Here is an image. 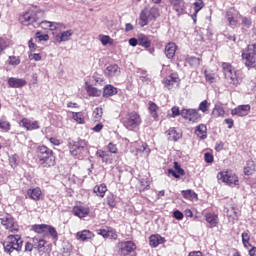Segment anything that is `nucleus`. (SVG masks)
Instances as JSON below:
<instances>
[{"instance_id": "nucleus-37", "label": "nucleus", "mask_w": 256, "mask_h": 256, "mask_svg": "<svg viewBox=\"0 0 256 256\" xmlns=\"http://www.w3.org/2000/svg\"><path fill=\"white\" fill-rule=\"evenodd\" d=\"M47 235H51L52 239H54L55 241L59 239V234L57 233V229H55V227L50 225H47V228H46V237Z\"/></svg>"}, {"instance_id": "nucleus-51", "label": "nucleus", "mask_w": 256, "mask_h": 256, "mask_svg": "<svg viewBox=\"0 0 256 256\" xmlns=\"http://www.w3.org/2000/svg\"><path fill=\"white\" fill-rule=\"evenodd\" d=\"M242 243L244 245V247H249V234L247 232H243L242 233Z\"/></svg>"}, {"instance_id": "nucleus-4", "label": "nucleus", "mask_w": 256, "mask_h": 256, "mask_svg": "<svg viewBox=\"0 0 256 256\" xmlns=\"http://www.w3.org/2000/svg\"><path fill=\"white\" fill-rule=\"evenodd\" d=\"M157 17H159V8H145L141 11L139 16L140 27H145L146 25H149V21H152V19H157Z\"/></svg>"}, {"instance_id": "nucleus-43", "label": "nucleus", "mask_w": 256, "mask_h": 256, "mask_svg": "<svg viewBox=\"0 0 256 256\" xmlns=\"http://www.w3.org/2000/svg\"><path fill=\"white\" fill-rule=\"evenodd\" d=\"M226 19L230 25V27H236L237 26V19L233 17V14L231 12L226 13Z\"/></svg>"}, {"instance_id": "nucleus-41", "label": "nucleus", "mask_w": 256, "mask_h": 256, "mask_svg": "<svg viewBox=\"0 0 256 256\" xmlns=\"http://www.w3.org/2000/svg\"><path fill=\"white\" fill-rule=\"evenodd\" d=\"M182 195L184 199H197V193L192 190H183Z\"/></svg>"}, {"instance_id": "nucleus-32", "label": "nucleus", "mask_w": 256, "mask_h": 256, "mask_svg": "<svg viewBox=\"0 0 256 256\" xmlns=\"http://www.w3.org/2000/svg\"><path fill=\"white\" fill-rule=\"evenodd\" d=\"M195 134L200 139H207V126H205L204 124H200L196 127Z\"/></svg>"}, {"instance_id": "nucleus-63", "label": "nucleus", "mask_w": 256, "mask_h": 256, "mask_svg": "<svg viewBox=\"0 0 256 256\" xmlns=\"http://www.w3.org/2000/svg\"><path fill=\"white\" fill-rule=\"evenodd\" d=\"M28 47L30 49L31 52L36 51L37 50V44L33 42V39H30L28 42Z\"/></svg>"}, {"instance_id": "nucleus-18", "label": "nucleus", "mask_w": 256, "mask_h": 256, "mask_svg": "<svg viewBox=\"0 0 256 256\" xmlns=\"http://www.w3.org/2000/svg\"><path fill=\"white\" fill-rule=\"evenodd\" d=\"M8 85H9V87H12L13 89H19V88L25 87V85H27V80L11 77L8 79Z\"/></svg>"}, {"instance_id": "nucleus-26", "label": "nucleus", "mask_w": 256, "mask_h": 256, "mask_svg": "<svg viewBox=\"0 0 256 256\" xmlns=\"http://www.w3.org/2000/svg\"><path fill=\"white\" fill-rule=\"evenodd\" d=\"M32 231L40 235L41 237H47V225L46 224H36L32 226Z\"/></svg>"}, {"instance_id": "nucleus-24", "label": "nucleus", "mask_w": 256, "mask_h": 256, "mask_svg": "<svg viewBox=\"0 0 256 256\" xmlns=\"http://www.w3.org/2000/svg\"><path fill=\"white\" fill-rule=\"evenodd\" d=\"M255 171H256V161L248 160L244 167V174L247 176L253 175V173H255Z\"/></svg>"}, {"instance_id": "nucleus-8", "label": "nucleus", "mask_w": 256, "mask_h": 256, "mask_svg": "<svg viewBox=\"0 0 256 256\" xmlns=\"http://www.w3.org/2000/svg\"><path fill=\"white\" fill-rule=\"evenodd\" d=\"M222 69L224 71L225 79L230 83V85H239V76L237 75V72L235 71V68L231 66L229 63H223Z\"/></svg>"}, {"instance_id": "nucleus-31", "label": "nucleus", "mask_w": 256, "mask_h": 256, "mask_svg": "<svg viewBox=\"0 0 256 256\" xmlns=\"http://www.w3.org/2000/svg\"><path fill=\"white\" fill-rule=\"evenodd\" d=\"M76 237L79 241H89V239L93 237V232L89 230H83L81 232H78Z\"/></svg>"}, {"instance_id": "nucleus-20", "label": "nucleus", "mask_w": 256, "mask_h": 256, "mask_svg": "<svg viewBox=\"0 0 256 256\" xmlns=\"http://www.w3.org/2000/svg\"><path fill=\"white\" fill-rule=\"evenodd\" d=\"M27 195L30 199L33 201H41V195H43V192L41 191V188H30L27 191Z\"/></svg>"}, {"instance_id": "nucleus-17", "label": "nucleus", "mask_w": 256, "mask_h": 256, "mask_svg": "<svg viewBox=\"0 0 256 256\" xmlns=\"http://www.w3.org/2000/svg\"><path fill=\"white\" fill-rule=\"evenodd\" d=\"M21 127H24L27 131H33L39 129V122L31 121L27 118H23L20 122Z\"/></svg>"}, {"instance_id": "nucleus-36", "label": "nucleus", "mask_w": 256, "mask_h": 256, "mask_svg": "<svg viewBox=\"0 0 256 256\" xmlns=\"http://www.w3.org/2000/svg\"><path fill=\"white\" fill-rule=\"evenodd\" d=\"M93 191L96 193L97 197H105V193H107V186L105 184L95 186Z\"/></svg>"}, {"instance_id": "nucleus-30", "label": "nucleus", "mask_w": 256, "mask_h": 256, "mask_svg": "<svg viewBox=\"0 0 256 256\" xmlns=\"http://www.w3.org/2000/svg\"><path fill=\"white\" fill-rule=\"evenodd\" d=\"M138 45H141V47H145V49H149V47H151V40H149V37H147V35L139 34Z\"/></svg>"}, {"instance_id": "nucleus-14", "label": "nucleus", "mask_w": 256, "mask_h": 256, "mask_svg": "<svg viewBox=\"0 0 256 256\" xmlns=\"http://www.w3.org/2000/svg\"><path fill=\"white\" fill-rule=\"evenodd\" d=\"M59 26V23L42 20L41 16H39L38 27H41L42 29L45 30L50 29V31H56V29H59Z\"/></svg>"}, {"instance_id": "nucleus-23", "label": "nucleus", "mask_w": 256, "mask_h": 256, "mask_svg": "<svg viewBox=\"0 0 256 256\" xmlns=\"http://www.w3.org/2000/svg\"><path fill=\"white\" fill-rule=\"evenodd\" d=\"M32 241L34 243V249H37L38 251H43L45 244L47 243L45 239L41 238L39 235L34 236Z\"/></svg>"}, {"instance_id": "nucleus-7", "label": "nucleus", "mask_w": 256, "mask_h": 256, "mask_svg": "<svg viewBox=\"0 0 256 256\" xmlns=\"http://www.w3.org/2000/svg\"><path fill=\"white\" fill-rule=\"evenodd\" d=\"M122 123L126 129L133 131V129H137L139 125H141V116L137 112H131L123 118Z\"/></svg>"}, {"instance_id": "nucleus-50", "label": "nucleus", "mask_w": 256, "mask_h": 256, "mask_svg": "<svg viewBox=\"0 0 256 256\" xmlns=\"http://www.w3.org/2000/svg\"><path fill=\"white\" fill-rule=\"evenodd\" d=\"M100 41L102 43V45H109L111 44V37L107 36V35H100Z\"/></svg>"}, {"instance_id": "nucleus-5", "label": "nucleus", "mask_w": 256, "mask_h": 256, "mask_svg": "<svg viewBox=\"0 0 256 256\" xmlns=\"http://www.w3.org/2000/svg\"><path fill=\"white\" fill-rule=\"evenodd\" d=\"M87 151V141L83 139L70 143V153L73 157H77V159H83V155Z\"/></svg>"}, {"instance_id": "nucleus-19", "label": "nucleus", "mask_w": 256, "mask_h": 256, "mask_svg": "<svg viewBox=\"0 0 256 256\" xmlns=\"http://www.w3.org/2000/svg\"><path fill=\"white\" fill-rule=\"evenodd\" d=\"M98 235H101L104 239H117V232L109 227L98 230Z\"/></svg>"}, {"instance_id": "nucleus-49", "label": "nucleus", "mask_w": 256, "mask_h": 256, "mask_svg": "<svg viewBox=\"0 0 256 256\" xmlns=\"http://www.w3.org/2000/svg\"><path fill=\"white\" fill-rule=\"evenodd\" d=\"M93 115L96 120L101 119L103 117V108H95Z\"/></svg>"}, {"instance_id": "nucleus-15", "label": "nucleus", "mask_w": 256, "mask_h": 256, "mask_svg": "<svg viewBox=\"0 0 256 256\" xmlns=\"http://www.w3.org/2000/svg\"><path fill=\"white\" fill-rule=\"evenodd\" d=\"M251 111L250 105H241L231 111V115H237L238 117H245L249 115Z\"/></svg>"}, {"instance_id": "nucleus-47", "label": "nucleus", "mask_w": 256, "mask_h": 256, "mask_svg": "<svg viewBox=\"0 0 256 256\" xmlns=\"http://www.w3.org/2000/svg\"><path fill=\"white\" fill-rule=\"evenodd\" d=\"M9 47V39L7 38H0V53L5 51Z\"/></svg>"}, {"instance_id": "nucleus-27", "label": "nucleus", "mask_w": 256, "mask_h": 256, "mask_svg": "<svg viewBox=\"0 0 256 256\" xmlns=\"http://www.w3.org/2000/svg\"><path fill=\"white\" fill-rule=\"evenodd\" d=\"M205 219L210 227H217V225H219V216H217V214L207 213Z\"/></svg>"}, {"instance_id": "nucleus-44", "label": "nucleus", "mask_w": 256, "mask_h": 256, "mask_svg": "<svg viewBox=\"0 0 256 256\" xmlns=\"http://www.w3.org/2000/svg\"><path fill=\"white\" fill-rule=\"evenodd\" d=\"M9 163L13 169L19 165V156L17 154H13L9 157Z\"/></svg>"}, {"instance_id": "nucleus-53", "label": "nucleus", "mask_w": 256, "mask_h": 256, "mask_svg": "<svg viewBox=\"0 0 256 256\" xmlns=\"http://www.w3.org/2000/svg\"><path fill=\"white\" fill-rule=\"evenodd\" d=\"M28 59H30V61H41L42 57L39 53H30Z\"/></svg>"}, {"instance_id": "nucleus-62", "label": "nucleus", "mask_w": 256, "mask_h": 256, "mask_svg": "<svg viewBox=\"0 0 256 256\" xmlns=\"http://www.w3.org/2000/svg\"><path fill=\"white\" fill-rule=\"evenodd\" d=\"M204 159L206 163H213V154L207 152L204 154Z\"/></svg>"}, {"instance_id": "nucleus-6", "label": "nucleus", "mask_w": 256, "mask_h": 256, "mask_svg": "<svg viewBox=\"0 0 256 256\" xmlns=\"http://www.w3.org/2000/svg\"><path fill=\"white\" fill-rule=\"evenodd\" d=\"M218 181H222V183H225L226 185L231 186H237L239 185V177L233 171L231 170H223L218 173L217 175Z\"/></svg>"}, {"instance_id": "nucleus-60", "label": "nucleus", "mask_w": 256, "mask_h": 256, "mask_svg": "<svg viewBox=\"0 0 256 256\" xmlns=\"http://www.w3.org/2000/svg\"><path fill=\"white\" fill-rule=\"evenodd\" d=\"M173 217L177 219V221H181L184 217L181 211L175 210L173 213Z\"/></svg>"}, {"instance_id": "nucleus-28", "label": "nucleus", "mask_w": 256, "mask_h": 256, "mask_svg": "<svg viewBox=\"0 0 256 256\" xmlns=\"http://www.w3.org/2000/svg\"><path fill=\"white\" fill-rule=\"evenodd\" d=\"M72 36L73 30H66L62 32L60 35H56V41H58V43H63L65 41H69V39H71Z\"/></svg>"}, {"instance_id": "nucleus-54", "label": "nucleus", "mask_w": 256, "mask_h": 256, "mask_svg": "<svg viewBox=\"0 0 256 256\" xmlns=\"http://www.w3.org/2000/svg\"><path fill=\"white\" fill-rule=\"evenodd\" d=\"M107 203H108L109 207H115V205H116L115 196L113 194H110L107 196Z\"/></svg>"}, {"instance_id": "nucleus-46", "label": "nucleus", "mask_w": 256, "mask_h": 256, "mask_svg": "<svg viewBox=\"0 0 256 256\" xmlns=\"http://www.w3.org/2000/svg\"><path fill=\"white\" fill-rule=\"evenodd\" d=\"M204 75L207 83H213L215 81V73L205 70Z\"/></svg>"}, {"instance_id": "nucleus-1", "label": "nucleus", "mask_w": 256, "mask_h": 256, "mask_svg": "<svg viewBox=\"0 0 256 256\" xmlns=\"http://www.w3.org/2000/svg\"><path fill=\"white\" fill-rule=\"evenodd\" d=\"M38 159L42 167H54L55 165L53 150L49 149L47 146L38 147Z\"/></svg>"}, {"instance_id": "nucleus-22", "label": "nucleus", "mask_w": 256, "mask_h": 256, "mask_svg": "<svg viewBox=\"0 0 256 256\" xmlns=\"http://www.w3.org/2000/svg\"><path fill=\"white\" fill-rule=\"evenodd\" d=\"M72 211H73V214L76 217H80V219L83 218V217H87V215H89V208L88 207L75 206Z\"/></svg>"}, {"instance_id": "nucleus-42", "label": "nucleus", "mask_w": 256, "mask_h": 256, "mask_svg": "<svg viewBox=\"0 0 256 256\" xmlns=\"http://www.w3.org/2000/svg\"><path fill=\"white\" fill-rule=\"evenodd\" d=\"M96 157L102 159L103 163H107V161H109V154L103 150H97Z\"/></svg>"}, {"instance_id": "nucleus-11", "label": "nucleus", "mask_w": 256, "mask_h": 256, "mask_svg": "<svg viewBox=\"0 0 256 256\" xmlns=\"http://www.w3.org/2000/svg\"><path fill=\"white\" fill-rule=\"evenodd\" d=\"M181 117H183V119H187L191 123H197V121L201 119V115H199V111L195 109H182Z\"/></svg>"}, {"instance_id": "nucleus-10", "label": "nucleus", "mask_w": 256, "mask_h": 256, "mask_svg": "<svg viewBox=\"0 0 256 256\" xmlns=\"http://www.w3.org/2000/svg\"><path fill=\"white\" fill-rule=\"evenodd\" d=\"M137 249V245L133 243V241H124L118 243V253L123 256H127L130 253H133Z\"/></svg>"}, {"instance_id": "nucleus-35", "label": "nucleus", "mask_w": 256, "mask_h": 256, "mask_svg": "<svg viewBox=\"0 0 256 256\" xmlns=\"http://www.w3.org/2000/svg\"><path fill=\"white\" fill-rule=\"evenodd\" d=\"M86 91H87L89 97H101L102 92H101V90L97 89L96 87L87 85Z\"/></svg>"}, {"instance_id": "nucleus-3", "label": "nucleus", "mask_w": 256, "mask_h": 256, "mask_svg": "<svg viewBox=\"0 0 256 256\" xmlns=\"http://www.w3.org/2000/svg\"><path fill=\"white\" fill-rule=\"evenodd\" d=\"M43 13L35 12L33 10H29L25 12L22 16H20V23L29 27V25H33V27H39V17H41Z\"/></svg>"}, {"instance_id": "nucleus-25", "label": "nucleus", "mask_w": 256, "mask_h": 256, "mask_svg": "<svg viewBox=\"0 0 256 256\" xmlns=\"http://www.w3.org/2000/svg\"><path fill=\"white\" fill-rule=\"evenodd\" d=\"M165 243V238L161 237L159 234L150 236V245L151 247H159V245H163Z\"/></svg>"}, {"instance_id": "nucleus-45", "label": "nucleus", "mask_w": 256, "mask_h": 256, "mask_svg": "<svg viewBox=\"0 0 256 256\" xmlns=\"http://www.w3.org/2000/svg\"><path fill=\"white\" fill-rule=\"evenodd\" d=\"M209 107H211V103L204 100L199 104V111H202V113H207V111H209Z\"/></svg>"}, {"instance_id": "nucleus-34", "label": "nucleus", "mask_w": 256, "mask_h": 256, "mask_svg": "<svg viewBox=\"0 0 256 256\" xmlns=\"http://www.w3.org/2000/svg\"><path fill=\"white\" fill-rule=\"evenodd\" d=\"M113 95H117V88L113 85H106L103 90V97H113Z\"/></svg>"}, {"instance_id": "nucleus-55", "label": "nucleus", "mask_w": 256, "mask_h": 256, "mask_svg": "<svg viewBox=\"0 0 256 256\" xmlns=\"http://www.w3.org/2000/svg\"><path fill=\"white\" fill-rule=\"evenodd\" d=\"M174 169H175L176 173H178L180 176L185 175V170H183L181 168V165H179L178 162H174Z\"/></svg>"}, {"instance_id": "nucleus-21", "label": "nucleus", "mask_w": 256, "mask_h": 256, "mask_svg": "<svg viewBox=\"0 0 256 256\" xmlns=\"http://www.w3.org/2000/svg\"><path fill=\"white\" fill-rule=\"evenodd\" d=\"M165 55L167 59H173L175 57V53H177V45L175 43L170 42L165 46Z\"/></svg>"}, {"instance_id": "nucleus-58", "label": "nucleus", "mask_w": 256, "mask_h": 256, "mask_svg": "<svg viewBox=\"0 0 256 256\" xmlns=\"http://www.w3.org/2000/svg\"><path fill=\"white\" fill-rule=\"evenodd\" d=\"M9 63L10 65H19V63H21V60L18 57L10 56Z\"/></svg>"}, {"instance_id": "nucleus-39", "label": "nucleus", "mask_w": 256, "mask_h": 256, "mask_svg": "<svg viewBox=\"0 0 256 256\" xmlns=\"http://www.w3.org/2000/svg\"><path fill=\"white\" fill-rule=\"evenodd\" d=\"M212 115L215 117H225V109L222 106L215 105Z\"/></svg>"}, {"instance_id": "nucleus-12", "label": "nucleus", "mask_w": 256, "mask_h": 256, "mask_svg": "<svg viewBox=\"0 0 256 256\" xmlns=\"http://www.w3.org/2000/svg\"><path fill=\"white\" fill-rule=\"evenodd\" d=\"M244 63L246 67H255L256 65V55L249 48L245 53H242Z\"/></svg>"}, {"instance_id": "nucleus-9", "label": "nucleus", "mask_w": 256, "mask_h": 256, "mask_svg": "<svg viewBox=\"0 0 256 256\" xmlns=\"http://www.w3.org/2000/svg\"><path fill=\"white\" fill-rule=\"evenodd\" d=\"M1 225L10 233H17L19 231V224L11 214H4L0 216Z\"/></svg>"}, {"instance_id": "nucleus-64", "label": "nucleus", "mask_w": 256, "mask_h": 256, "mask_svg": "<svg viewBox=\"0 0 256 256\" xmlns=\"http://www.w3.org/2000/svg\"><path fill=\"white\" fill-rule=\"evenodd\" d=\"M179 115H181L179 107H172V117H179Z\"/></svg>"}, {"instance_id": "nucleus-29", "label": "nucleus", "mask_w": 256, "mask_h": 256, "mask_svg": "<svg viewBox=\"0 0 256 256\" xmlns=\"http://www.w3.org/2000/svg\"><path fill=\"white\" fill-rule=\"evenodd\" d=\"M179 81V75L172 73L166 78H164L163 83L166 87H171L174 83H177Z\"/></svg>"}, {"instance_id": "nucleus-61", "label": "nucleus", "mask_w": 256, "mask_h": 256, "mask_svg": "<svg viewBox=\"0 0 256 256\" xmlns=\"http://www.w3.org/2000/svg\"><path fill=\"white\" fill-rule=\"evenodd\" d=\"M107 149L110 153H117V145L111 142L108 144Z\"/></svg>"}, {"instance_id": "nucleus-52", "label": "nucleus", "mask_w": 256, "mask_h": 256, "mask_svg": "<svg viewBox=\"0 0 256 256\" xmlns=\"http://www.w3.org/2000/svg\"><path fill=\"white\" fill-rule=\"evenodd\" d=\"M0 129H3V131H9V129H11V124L5 120H1Z\"/></svg>"}, {"instance_id": "nucleus-2", "label": "nucleus", "mask_w": 256, "mask_h": 256, "mask_svg": "<svg viewBox=\"0 0 256 256\" xmlns=\"http://www.w3.org/2000/svg\"><path fill=\"white\" fill-rule=\"evenodd\" d=\"M5 253L11 255L14 251H21L23 248V240L19 235H9L8 240L3 243Z\"/></svg>"}, {"instance_id": "nucleus-33", "label": "nucleus", "mask_w": 256, "mask_h": 256, "mask_svg": "<svg viewBox=\"0 0 256 256\" xmlns=\"http://www.w3.org/2000/svg\"><path fill=\"white\" fill-rule=\"evenodd\" d=\"M205 7V4L203 3V0H196L194 2V11L195 13L192 15V19L194 21V23L197 22V13H199V11Z\"/></svg>"}, {"instance_id": "nucleus-57", "label": "nucleus", "mask_w": 256, "mask_h": 256, "mask_svg": "<svg viewBox=\"0 0 256 256\" xmlns=\"http://www.w3.org/2000/svg\"><path fill=\"white\" fill-rule=\"evenodd\" d=\"M36 38L39 39V41H49V35L41 34V32L36 33Z\"/></svg>"}, {"instance_id": "nucleus-59", "label": "nucleus", "mask_w": 256, "mask_h": 256, "mask_svg": "<svg viewBox=\"0 0 256 256\" xmlns=\"http://www.w3.org/2000/svg\"><path fill=\"white\" fill-rule=\"evenodd\" d=\"M188 63L190 65L197 66V65H200L201 61L197 57H190L189 60H188Z\"/></svg>"}, {"instance_id": "nucleus-56", "label": "nucleus", "mask_w": 256, "mask_h": 256, "mask_svg": "<svg viewBox=\"0 0 256 256\" xmlns=\"http://www.w3.org/2000/svg\"><path fill=\"white\" fill-rule=\"evenodd\" d=\"M227 217H232V219H237V211H235V208H230V210H227L226 212Z\"/></svg>"}, {"instance_id": "nucleus-16", "label": "nucleus", "mask_w": 256, "mask_h": 256, "mask_svg": "<svg viewBox=\"0 0 256 256\" xmlns=\"http://www.w3.org/2000/svg\"><path fill=\"white\" fill-rule=\"evenodd\" d=\"M104 75H106V77H118V75H121V69L117 64L109 65L104 70Z\"/></svg>"}, {"instance_id": "nucleus-48", "label": "nucleus", "mask_w": 256, "mask_h": 256, "mask_svg": "<svg viewBox=\"0 0 256 256\" xmlns=\"http://www.w3.org/2000/svg\"><path fill=\"white\" fill-rule=\"evenodd\" d=\"M242 25L247 29H250L251 25H253L251 17H242Z\"/></svg>"}, {"instance_id": "nucleus-40", "label": "nucleus", "mask_w": 256, "mask_h": 256, "mask_svg": "<svg viewBox=\"0 0 256 256\" xmlns=\"http://www.w3.org/2000/svg\"><path fill=\"white\" fill-rule=\"evenodd\" d=\"M72 117H73L74 121H76L77 123H80L81 125H83V123H85V118L83 117L82 112H73Z\"/></svg>"}, {"instance_id": "nucleus-38", "label": "nucleus", "mask_w": 256, "mask_h": 256, "mask_svg": "<svg viewBox=\"0 0 256 256\" xmlns=\"http://www.w3.org/2000/svg\"><path fill=\"white\" fill-rule=\"evenodd\" d=\"M157 109H159L157 104H155L154 102H149V111L153 119H158L159 117V115L157 114Z\"/></svg>"}, {"instance_id": "nucleus-13", "label": "nucleus", "mask_w": 256, "mask_h": 256, "mask_svg": "<svg viewBox=\"0 0 256 256\" xmlns=\"http://www.w3.org/2000/svg\"><path fill=\"white\" fill-rule=\"evenodd\" d=\"M170 4L174 11H176L177 15H185V11L187 9L185 6V0H170Z\"/></svg>"}]
</instances>
